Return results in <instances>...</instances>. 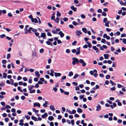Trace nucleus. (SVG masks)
Wrapping results in <instances>:
<instances>
[{"label":"nucleus","mask_w":126,"mask_h":126,"mask_svg":"<svg viewBox=\"0 0 126 126\" xmlns=\"http://www.w3.org/2000/svg\"><path fill=\"white\" fill-rule=\"evenodd\" d=\"M72 60H73L72 63L73 65H75L76 63L78 64L79 62L82 64V65L83 66H85L86 65V63L84 62V60L82 59H80L79 61L78 59L77 58L74 57L72 58Z\"/></svg>","instance_id":"1"},{"label":"nucleus","mask_w":126,"mask_h":126,"mask_svg":"<svg viewBox=\"0 0 126 126\" xmlns=\"http://www.w3.org/2000/svg\"><path fill=\"white\" fill-rule=\"evenodd\" d=\"M76 33L77 36H79L82 34V32L80 31L77 30L76 31Z\"/></svg>","instance_id":"2"},{"label":"nucleus","mask_w":126,"mask_h":126,"mask_svg":"<svg viewBox=\"0 0 126 126\" xmlns=\"http://www.w3.org/2000/svg\"><path fill=\"white\" fill-rule=\"evenodd\" d=\"M33 106L34 107L37 106L38 107H40V105L39 103L35 102L33 103Z\"/></svg>","instance_id":"3"},{"label":"nucleus","mask_w":126,"mask_h":126,"mask_svg":"<svg viewBox=\"0 0 126 126\" xmlns=\"http://www.w3.org/2000/svg\"><path fill=\"white\" fill-rule=\"evenodd\" d=\"M54 74L55 77L57 78V77H60L61 75L62 74L60 73H58L57 72L54 73Z\"/></svg>","instance_id":"4"},{"label":"nucleus","mask_w":126,"mask_h":126,"mask_svg":"<svg viewBox=\"0 0 126 126\" xmlns=\"http://www.w3.org/2000/svg\"><path fill=\"white\" fill-rule=\"evenodd\" d=\"M31 20L32 22L33 23H37L38 22V20L36 18L34 19V18H32Z\"/></svg>","instance_id":"5"},{"label":"nucleus","mask_w":126,"mask_h":126,"mask_svg":"<svg viewBox=\"0 0 126 126\" xmlns=\"http://www.w3.org/2000/svg\"><path fill=\"white\" fill-rule=\"evenodd\" d=\"M41 37L43 38L44 39H46V33L45 32L41 33Z\"/></svg>","instance_id":"6"},{"label":"nucleus","mask_w":126,"mask_h":126,"mask_svg":"<svg viewBox=\"0 0 126 126\" xmlns=\"http://www.w3.org/2000/svg\"><path fill=\"white\" fill-rule=\"evenodd\" d=\"M58 33L60 35V37L61 38L63 37L64 36V33L62 31H60Z\"/></svg>","instance_id":"7"},{"label":"nucleus","mask_w":126,"mask_h":126,"mask_svg":"<svg viewBox=\"0 0 126 126\" xmlns=\"http://www.w3.org/2000/svg\"><path fill=\"white\" fill-rule=\"evenodd\" d=\"M80 47L77 48V51L76 52V55H79L80 53Z\"/></svg>","instance_id":"8"},{"label":"nucleus","mask_w":126,"mask_h":126,"mask_svg":"<svg viewBox=\"0 0 126 126\" xmlns=\"http://www.w3.org/2000/svg\"><path fill=\"white\" fill-rule=\"evenodd\" d=\"M101 108L100 105L98 104L96 106V110L97 111H99L101 110Z\"/></svg>","instance_id":"9"},{"label":"nucleus","mask_w":126,"mask_h":126,"mask_svg":"<svg viewBox=\"0 0 126 126\" xmlns=\"http://www.w3.org/2000/svg\"><path fill=\"white\" fill-rule=\"evenodd\" d=\"M71 8L74 12H76L77 11V8L75 7L74 5L72 6L71 7Z\"/></svg>","instance_id":"10"},{"label":"nucleus","mask_w":126,"mask_h":126,"mask_svg":"<svg viewBox=\"0 0 126 126\" xmlns=\"http://www.w3.org/2000/svg\"><path fill=\"white\" fill-rule=\"evenodd\" d=\"M48 116L47 114V113H45L44 114L42 115V117L43 118H45L46 117Z\"/></svg>","instance_id":"11"},{"label":"nucleus","mask_w":126,"mask_h":126,"mask_svg":"<svg viewBox=\"0 0 126 126\" xmlns=\"http://www.w3.org/2000/svg\"><path fill=\"white\" fill-rule=\"evenodd\" d=\"M104 58L105 59H108L109 58V54H104Z\"/></svg>","instance_id":"12"},{"label":"nucleus","mask_w":126,"mask_h":126,"mask_svg":"<svg viewBox=\"0 0 126 126\" xmlns=\"http://www.w3.org/2000/svg\"><path fill=\"white\" fill-rule=\"evenodd\" d=\"M49 107L51 110L52 111L55 110V109L54 108V106L53 105H51L49 106Z\"/></svg>","instance_id":"13"},{"label":"nucleus","mask_w":126,"mask_h":126,"mask_svg":"<svg viewBox=\"0 0 126 126\" xmlns=\"http://www.w3.org/2000/svg\"><path fill=\"white\" fill-rule=\"evenodd\" d=\"M31 119L35 121H38V120L36 117L34 116H32L31 117Z\"/></svg>","instance_id":"14"},{"label":"nucleus","mask_w":126,"mask_h":126,"mask_svg":"<svg viewBox=\"0 0 126 126\" xmlns=\"http://www.w3.org/2000/svg\"><path fill=\"white\" fill-rule=\"evenodd\" d=\"M48 104V102L47 101H46L45 103L43 104V106L45 107H47V104Z\"/></svg>","instance_id":"15"},{"label":"nucleus","mask_w":126,"mask_h":126,"mask_svg":"<svg viewBox=\"0 0 126 126\" xmlns=\"http://www.w3.org/2000/svg\"><path fill=\"white\" fill-rule=\"evenodd\" d=\"M83 111L80 108H78L77 109V112L79 113H81Z\"/></svg>","instance_id":"16"},{"label":"nucleus","mask_w":126,"mask_h":126,"mask_svg":"<svg viewBox=\"0 0 126 126\" xmlns=\"http://www.w3.org/2000/svg\"><path fill=\"white\" fill-rule=\"evenodd\" d=\"M59 18L58 17H57L54 20V21L57 23H58L59 21Z\"/></svg>","instance_id":"17"},{"label":"nucleus","mask_w":126,"mask_h":126,"mask_svg":"<svg viewBox=\"0 0 126 126\" xmlns=\"http://www.w3.org/2000/svg\"><path fill=\"white\" fill-rule=\"evenodd\" d=\"M30 29L31 30V31L33 32H35L37 31V30L36 29H33L32 27H30Z\"/></svg>","instance_id":"18"},{"label":"nucleus","mask_w":126,"mask_h":126,"mask_svg":"<svg viewBox=\"0 0 126 126\" xmlns=\"http://www.w3.org/2000/svg\"><path fill=\"white\" fill-rule=\"evenodd\" d=\"M46 43L48 45H50L51 46H53V45L52 43L48 40L46 41Z\"/></svg>","instance_id":"19"},{"label":"nucleus","mask_w":126,"mask_h":126,"mask_svg":"<svg viewBox=\"0 0 126 126\" xmlns=\"http://www.w3.org/2000/svg\"><path fill=\"white\" fill-rule=\"evenodd\" d=\"M54 119V118L52 116H49L48 118V119L50 121H52Z\"/></svg>","instance_id":"20"},{"label":"nucleus","mask_w":126,"mask_h":126,"mask_svg":"<svg viewBox=\"0 0 126 126\" xmlns=\"http://www.w3.org/2000/svg\"><path fill=\"white\" fill-rule=\"evenodd\" d=\"M82 31L85 33H87L86 32L87 30L86 28H83L82 29Z\"/></svg>","instance_id":"21"},{"label":"nucleus","mask_w":126,"mask_h":126,"mask_svg":"<svg viewBox=\"0 0 126 126\" xmlns=\"http://www.w3.org/2000/svg\"><path fill=\"white\" fill-rule=\"evenodd\" d=\"M114 39L113 37H112L111 38V44L112 45H113L114 44Z\"/></svg>","instance_id":"22"},{"label":"nucleus","mask_w":126,"mask_h":126,"mask_svg":"<svg viewBox=\"0 0 126 126\" xmlns=\"http://www.w3.org/2000/svg\"><path fill=\"white\" fill-rule=\"evenodd\" d=\"M86 43L88 44L87 47L90 48L92 47V46L91 43L88 42H86Z\"/></svg>","instance_id":"23"},{"label":"nucleus","mask_w":126,"mask_h":126,"mask_svg":"<svg viewBox=\"0 0 126 126\" xmlns=\"http://www.w3.org/2000/svg\"><path fill=\"white\" fill-rule=\"evenodd\" d=\"M35 74L36 76L38 77H39L40 76V75L39 72L38 71H35Z\"/></svg>","instance_id":"24"},{"label":"nucleus","mask_w":126,"mask_h":126,"mask_svg":"<svg viewBox=\"0 0 126 126\" xmlns=\"http://www.w3.org/2000/svg\"><path fill=\"white\" fill-rule=\"evenodd\" d=\"M7 74L5 73H3V78H5L7 77Z\"/></svg>","instance_id":"25"},{"label":"nucleus","mask_w":126,"mask_h":126,"mask_svg":"<svg viewBox=\"0 0 126 126\" xmlns=\"http://www.w3.org/2000/svg\"><path fill=\"white\" fill-rule=\"evenodd\" d=\"M33 111V112H35V114H37L39 111V110H36L34 108L32 109Z\"/></svg>","instance_id":"26"},{"label":"nucleus","mask_w":126,"mask_h":126,"mask_svg":"<svg viewBox=\"0 0 126 126\" xmlns=\"http://www.w3.org/2000/svg\"><path fill=\"white\" fill-rule=\"evenodd\" d=\"M18 90L20 91L21 92H23V91L21 90V87L20 86H18L17 87Z\"/></svg>","instance_id":"27"},{"label":"nucleus","mask_w":126,"mask_h":126,"mask_svg":"<svg viewBox=\"0 0 126 126\" xmlns=\"http://www.w3.org/2000/svg\"><path fill=\"white\" fill-rule=\"evenodd\" d=\"M61 13L58 11H57L56 14L57 16H58L60 17L61 16Z\"/></svg>","instance_id":"28"},{"label":"nucleus","mask_w":126,"mask_h":126,"mask_svg":"<svg viewBox=\"0 0 126 126\" xmlns=\"http://www.w3.org/2000/svg\"><path fill=\"white\" fill-rule=\"evenodd\" d=\"M73 75V72L71 71L69 73L68 76L69 77H71Z\"/></svg>","instance_id":"29"},{"label":"nucleus","mask_w":126,"mask_h":126,"mask_svg":"<svg viewBox=\"0 0 126 126\" xmlns=\"http://www.w3.org/2000/svg\"><path fill=\"white\" fill-rule=\"evenodd\" d=\"M30 91V92L31 94L34 93L35 92V89H33Z\"/></svg>","instance_id":"30"},{"label":"nucleus","mask_w":126,"mask_h":126,"mask_svg":"<svg viewBox=\"0 0 126 126\" xmlns=\"http://www.w3.org/2000/svg\"><path fill=\"white\" fill-rule=\"evenodd\" d=\"M110 84H112V86L114 85V86L115 85H116V84L115 83H114L111 80H110Z\"/></svg>","instance_id":"31"},{"label":"nucleus","mask_w":126,"mask_h":126,"mask_svg":"<svg viewBox=\"0 0 126 126\" xmlns=\"http://www.w3.org/2000/svg\"><path fill=\"white\" fill-rule=\"evenodd\" d=\"M110 76L109 75H107L106 76L105 78L106 79H110Z\"/></svg>","instance_id":"32"},{"label":"nucleus","mask_w":126,"mask_h":126,"mask_svg":"<svg viewBox=\"0 0 126 126\" xmlns=\"http://www.w3.org/2000/svg\"><path fill=\"white\" fill-rule=\"evenodd\" d=\"M79 75L78 74H75L73 77V79H76L77 78L78 76Z\"/></svg>","instance_id":"33"},{"label":"nucleus","mask_w":126,"mask_h":126,"mask_svg":"<svg viewBox=\"0 0 126 126\" xmlns=\"http://www.w3.org/2000/svg\"><path fill=\"white\" fill-rule=\"evenodd\" d=\"M11 57V55L10 53H8L7 54V59H9Z\"/></svg>","instance_id":"34"},{"label":"nucleus","mask_w":126,"mask_h":126,"mask_svg":"<svg viewBox=\"0 0 126 126\" xmlns=\"http://www.w3.org/2000/svg\"><path fill=\"white\" fill-rule=\"evenodd\" d=\"M122 42L125 44H126V39L123 38V39Z\"/></svg>","instance_id":"35"},{"label":"nucleus","mask_w":126,"mask_h":126,"mask_svg":"<svg viewBox=\"0 0 126 126\" xmlns=\"http://www.w3.org/2000/svg\"><path fill=\"white\" fill-rule=\"evenodd\" d=\"M34 87V86L33 85H32L29 88V91H31L32 90L33 88Z\"/></svg>","instance_id":"36"},{"label":"nucleus","mask_w":126,"mask_h":126,"mask_svg":"<svg viewBox=\"0 0 126 126\" xmlns=\"http://www.w3.org/2000/svg\"><path fill=\"white\" fill-rule=\"evenodd\" d=\"M102 14L103 16H106L107 15V14L105 12H102Z\"/></svg>","instance_id":"37"},{"label":"nucleus","mask_w":126,"mask_h":126,"mask_svg":"<svg viewBox=\"0 0 126 126\" xmlns=\"http://www.w3.org/2000/svg\"><path fill=\"white\" fill-rule=\"evenodd\" d=\"M80 16L83 19H84L85 18V16L83 14H82Z\"/></svg>","instance_id":"38"},{"label":"nucleus","mask_w":126,"mask_h":126,"mask_svg":"<svg viewBox=\"0 0 126 126\" xmlns=\"http://www.w3.org/2000/svg\"><path fill=\"white\" fill-rule=\"evenodd\" d=\"M5 34H3L0 35V38H2L5 37Z\"/></svg>","instance_id":"39"},{"label":"nucleus","mask_w":126,"mask_h":126,"mask_svg":"<svg viewBox=\"0 0 126 126\" xmlns=\"http://www.w3.org/2000/svg\"><path fill=\"white\" fill-rule=\"evenodd\" d=\"M126 34L125 33L122 34L121 35V37H126Z\"/></svg>","instance_id":"40"},{"label":"nucleus","mask_w":126,"mask_h":126,"mask_svg":"<svg viewBox=\"0 0 126 126\" xmlns=\"http://www.w3.org/2000/svg\"><path fill=\"white\" fill-rule=\"evenodd\" d=\"M52 32L54 34H57L58 33L56 32V31L55 30H52Z\"/></svg>","instance_id":"41"},{"label":"nucleus","mask_w":126,"mask_h":126,"mask_svg":"<svg viewBox=\"0 0 126 126\" xmlns=\"http://www.w3.org/2000/svg\"><path fill=\"white\" fill-rule=\"evenodd\" d=\"M77 43V41H74V42L72 43V45L74 46L76 45Z\"/></svg>","instance_id":"42"},{"label":"nucleus","mask_w":126,"mask_h":126,"mask_svg":"<svg viewBox=\"0 0 126 126\" xmlns=\"http://www.w3.org/2000/svg\"><path fill=\"white\" fill-rule=\"evenodd\" d=\"M72 24L75 26L77 25V23L75 21H73L72 22Z\"/></svg>","instance_id":"43"},{"label":"nucleus","mask_w":126,"mask_h":126,"mask_svg":"<svg viewBox=\"0 0 126 126\" xmlns=\"http://www.w3.org/2000/svg\"><path fill=\"white\" fill-rule=\"evenodd\" d=\"M44 49L43 48H42L40 50L39 52L40 53H42L44 52Z\"/></svg>","instance_id":"44"},{"label":"nucleus","mask_w":126,"mask_h":126,"mask_svg":"<svg viewBox=\"0 0 126 126\" xmlns=\"http://www.w3.org/2000/svg\"><path fill=\"white\" fill-rule=\"evenodd\" d=\"M66 112H69L70 114H72L71 111L69 110H68L67 109H66Z\"/></svg>","instance_id":"45"},{"label":"nucleus","mask_w":126,"mask_h":126,"mask_svg":"<svg viewBox=\"0 0 126 126\" xmlns=\"http://www.w3.org/2000/svg\"><path fill=\"white\" fill-rule=\"evenodd\" d=\"M76 111L75 110H73L72 111H71L72 114H75L76 113Z\"/></svg>","instance_id":"46"},{"label":"nucleus","mask_w":126,"mask_h":126,"mask_svg":"<svg viewBox=\"0 0 126 126\" xmlns=\"http://www.w3.org/2000/svg\"><path fill=\"white\" fill-rule=\"evenodd\" d=\"M2 63L3 64H6L7 62V61L5 60H2Z\"/></svg>","instance_id":"47"},{"label":"nucleus","mask_w":126,"mask_h":126,"mask_svg":"<svg viewBox=\"0 0 126 126\" xmlns=\"http://www.w3.org/2000/svg\"><path fill=\"white\" fill-rule=\"evenodd\" d=\"M107 21V18H105L103 19V22L105 23H106Z\"/></svg>","instance_id":"48"},{"label":"nucleus","mask_w":126,"mask_h":126,"mask_svg":"<svg viewBox=\"0 0 126 126\" xmlns=\"http://www.w3.org/2000/svg\"><path fill=\"white\" fill-rule=\"evenodd\" d=\"M25 117L27 120H29L30 119V116H28V115H27L25 116Z\"/></svg>","instance_id":"49"},{"label":"nucleus","mask_w":126,"mask_h":126,"mask_svg":"<svg viewBox=\"0 0 126 126\" xmlns=\"http://www.w3.org/2000/svg\"><path fill=\"white\" fill-rule=\"evenodd\" d=\"M79 97L80 99H82L84 97V96L83 95H80L79 96Z\"/></svg>","instance_id":"50"},{"label":"nucleus","mask_w":126,"mask_h":126,"mask_svg":"<svg viewBox=\"0 0 126 126\" xmlns=\"http://www.w3.org/2000/svg\"><path fill=\"white\" fill-rule=\"evenodd\" d=\"M105 40L104 39H102L101 41V42L103 43H105Z\"/></svg>","instance_id":"51"},{"label":"nucleus","mask_w":126,"mask_h":126,"mask_svg":"<svg viewBox=\"0 0 126 126\" xmlns=\"http://www.w3.org/2000/svg\"><path fill=\"white\" fill-rule=\"evenodd\" d=\"M21 99L23 100H24L25 98V97L23 95L21 96Z\"/></svg>","instance_id":"52"},{"label":"nucleus","mask_w":126,"mask_h":126,"mask_svg":"<svg viewBox=\"0 0 126 126\" xmlns=\"http://www.w3.org/2000/svg\"><path fill=\"white\" fill-rule=\"evenodd\" d=\"M71 123L72 125L74 126V121L73 119L71 120Z\"/></svg>","instance_id":"53"},{"label":"nucleus","mask_w":126,"mask_h":126,"mask_svg":"<svg viewBox=\"0 0 126 126\" xmlns=\"http://www.w3.org/2000/svg\"><path fill=\"white\" fill-rule=\"evenodd\" d=\"M115 89L116 88L115 87H113L111 88H110V90L112 91H113V90H115Z\"/></svg>","instance_id":"54"},{"label":"nucleus","mask_w":126,"mask_h":126,"mask_svg":"<svg viewBox=\"0 0 126 126\" xmlns=\"http://www.w3.org/2000/svg\"><path fill=\"white\" fill-rule=\"evenodd\" d=\"M63 19L64 21H66L68 20V18L67 17H64L63 18Z\"/></svg>","instance_id":"55"},{"label":"nucleus","mask_w":126,"mask_h":126,"mask_svg":"<svg viewBox=\"0 0 126 126\" xmlns=\"http://www.w3.org/2000/svg\"><path fill=\"white\" fill-rule=\"evenodd\" d=\"M75 90L76 91L79 90V88L78 86L76 87H75Z\"/></svg>","instance_id":"56"},{"label":"nucleus","mask_w":126,"mask_h":126,"mask_svg":"<svg viewBox=\"0 0 126 126\" xmlns=\"http://www.w3.org/2000/svg\"><path fill=\"white\" fill-rule=\"evenodd\" d=\"M69 93L68 92L65 91L64 92V94L65 95H68L69 94Z\"/></svg>","instance_id":"57"},{"label":"nucleus","mask_w":126,"mask_h":126,"mask_svg":"<svg viewBox=\"0 0 126 126\" xmlns=\"http://www.w3.org/2000/svg\"><path fill=\"white\" fill-rule=\"evenodd\" d=\"M105 83L106 85H108L109 83V82L108 80H106L105 81Z\"/></svg>","instance_id":"58"},{"label":"nucleus","mask_w":126,"mask_h":126,"mask_svg":"<svg viewBox=\"0 0 126 126\" xmlns=\"http://www.w3.org/2000/svg\"><path fill=\"white\" fill-rule=\"evenodd\" d=\"M116 63L114 62H113V64L112 66V67H115L116 66Z\"/></svg>","instance_id":"59"},{"label":"nucleus","mask_w":126,"mask_h":126,"mask_svg":"<svg viewBox=\"0 0 126 126\" xmlns=\"http://www.w3.org/2000/svg\"><path fill=\"white\" fill-rule=\"evenodd\" d=\"M38 83L39 84H43V83L40 80H39L38 81Z\"/></svg>","instance_id":"60"},{"label":"nucleus","mask_w":126,"mask_h":126,"mask_svg":"<svg viewBox=\"0 0 126 126\" xmlns=\"http://www.w3.org/2000/svg\"><path fill=\"white\" fill-rule=\"evenodd\" d=\"M3 106H4L5 105V103L4 102H2L0 103Z\"/></svg>","instance_id":"61"},{"label":"nucleus","mask_w":126,"mask_h":126,"mask_svg":"<svg viewBox=\"0 0 126 126\" xmlns=\"http://www.w3.org/2000/svg\"><path fill=\"white\" fill-rule=\"evenodd\" d=\"M9 119L7 117L5 118L4 119L5 121L6 122L8 121Z\"/></svg>","instance_id":"62"},{"label":"nucleus","mask_w":126,"mask_h":126,"mask_svg":"<svg viewBox=\"0 0 126 126\" xmlns=\"http://www.w3.org/2000/svg\"><path fill=\"white\" fill-rule=\"evenodd\" d=\"M72 51L73 53H75L76 52V49H73L72 50Z\"/></svg>","instance_id":"63"},{"label":"nucleus","mask_w":126,"mask_h":126,"mask_svg":"<svg viewBox=\"0 0 126 126\" xmlns=\"http://www.w3.org/2000/svg\"><path fill=\"white\" fill-rule=\"evenodd\" d=\"M11 111L12 112H15L16 111V110L15 109L12 108L11 109Z\"/></svg>","instance_id":"64"}]
</instances>
